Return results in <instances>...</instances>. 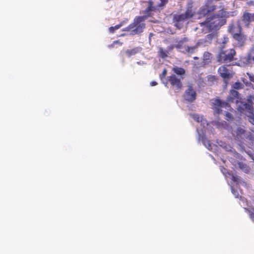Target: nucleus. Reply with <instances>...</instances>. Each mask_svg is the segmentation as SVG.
<instances>
[{"label": "nucleus", "instance_id": "30", "mask_svg": "<svg viewBox=\"0 0 254 254\" xmlns=\"http://www.w3.org/2000/svg\"><path fill=\"white\" fill-rule=\"evenodd\" d=\"M232 193L235 195V197H238L239 195L237 190H235L233 186H231Z\"/></svg>", "mask_w": 254, "mask_h": 254}, {"label": "nucleus", "instance_id": "21", "mask_svg": "<svg viewBox=\"0 0 254 254\" xmlns=\"http://www.w3.org/2000/svg\"><path fill=\"white\" fill-rule=\"evenodd\" d=\"M140 51V49L138 47H137V48L132 49L131 50H127L126 51V53L128 55V57H130V56L134 55L135 54L139 52Z\"/></svg>", "mask_w": 254, "mask_h": 254}, {"label": "nucleus", "instance_id": "36", "mask_svg": "<svg viewBox=\"0 0 254 254\" xmlns=\"http://www.w3.org/2000/svg\"><path fill=\"white\" fill-rule=\"evenodd\" d=\"M119 44L120 45H122V43H120L119 41L117 40V41H115L113 42V43L112 45H109V47H113V46H114L115 45V44Z\"/></svg>", "mask_w": 254, "mask_h": 254}, {"label": "nucleus", "instance_id": "37", "mask_svg": "<svg viewBox=\"0 0 254 254\" xmlns=\"http://www.w3.org/2000/svg\"><path fill=\"white\" fill-rule=\"evenodd\" d=\"M220 124L223 127H225L226 124L225 122H222L221 123L218 122L216 125L218 126L219 127L221 128V127L220 126Z\"/></svg>", "mask_w": 254, "mask_h": 254}, {"label": "nucleus", "instance_id": "43", "mask_svg": "<svg viewBox=\"0 0 254 254\" xmlns=\"http://www.w3.org/2000/svg\"><path fill=\"white\" fill-rule=\"evenodd\" d=\"M213 78H214V76H210L209 77V78H208V79H213Z\"/></svg>", "mask_w": 254, "mask_h": 254}, {"label": "nucleus", "instance_id": "6", "mask_svg": "<svg viewBox=\"0 0 254 254\" xmlns=\"http://www.w3.org/2000/svg\"><path fill=\"white\" fill-rule=\"evenodd\" d=\"M254 100V96L250 95L248 96L247 102L236 100L237 109L241 113L247 112L248 113L250 111H253V100Z\"/></svg>", "mask_w": 254, "mask_h": 254}, {"label": "nucleus", "instance_id": "45", "mask_svg": "<svg viewBox=\"0 0 254 254\" xmlns=\"http://www.w3.org/2000/svg\"><path fill=\"white\" fill-rule=\"evenodd\" d=\"M253 88L254 89V84L252 85Z\"/></svg>", "mask_w": 254, "mask_h": 254}, {"label": "nucleus", "instance_id": "26", "mask_svg": "<svg viewBox=\"0 0 254 254\" xmlns=\"http://www.w3.org/2000/svg\"><path fill=\"white\" fill-rule=\"evenodd\" d=\"M210 58H211V54H210L209 53L207 52H204V53L203 54V60L204 61H206V62H207V61L210 60Z\"/></svg>", "mask_w": 254, "mask_h": 254}, {"label": "nucleus", "instance_id": "18", "mask_svg": "<svg viewBox=\"0 0 254 254\" xmlns=\"http://www.w3.org/2000/svg\"><path fill=\"white\" fill-rule=\"evenodd\" d=\"M250 16L251 14L250 13L245 12L243 14L242 22L246 27H248L249 25L250 22L252 21Z\"/></svg>", "mask_w": 254, "mask_h": 254}, {"label": "nucleus", "instance_id": "41", "mask_svg": "<svg viewBox=\"0 0 254 254\" xmlns=\"http://www.w3.org/2000/svg\"><path fill=\"white\" fill-rule=\"evenodd\" d=\"M238 26V28L239 29V32H240L241 31V27L240 26V24H239Z\"/></svg>", "mask_w": 254, "mask_h": 254}, {"label": "nucleus", "instance_id": "11", "mask_svg": "<svg viewBox=\"0 0 254 254\" xmlns=\"http://www.w3.org/2000/svg\"><path fill=\"white\" fill-rule=\"evenodd\" d=\"M218 143L219 145L224 148L226 151L230 152V154L228 157H232L233 158H236V159L240 158L239 154L237 153L229 144H227L226 143L221 141L218 142Z\"/></svg>", "mask_w": 254, "mask_h": 254}, {"label": "nucleus", "instance_id": "24", "mask_svg": "<svg viewBox=\"0 0 254 254\" xmlns=\"http://www.w3.org/2000/svg\"><path fill=\"white\" fill-rule=\"evenodd\" d=\"M245 138L249 139L251 141V142L252 143V144L254 145V136L252 133H249V134L246 133V136H245Z\"/></svg>", "mask_w": 254, "mask_h": 254}, {"label": "nucleus", "instance_id": "1", "mask_svg": "<svg viewBox=\"0 0 254 254\" xmlns=\"http://www.w3.org/2000/svg\"><path fill=\"white\" fill-rule=\"evenodd\" d=\"M235 13L234 11L229 12L222 9L217 14L210 16L204 22L200 23V27H196L195 30L200 29L204 33L208 32H212V33L208 34L205 39L200 40L197 43V45L202 44L203 41L205 42L204 46H207L210 44V41L215 36L213 33L226 23V18L234 16Z\"/></svg>", "mask_w": 254, "mask_h": 254}, {"label": "nucleus", "instance_id": "9", "mask_svg": "<svg viewBox=\"0 0 254 254\" xmlns=\"http://www.w3.org/2000/svg\"><path fill=\"white\" fill-rule=\"evenodd\" d=\"M212 109L215 114H219L221 113V109L225 108L229 110L230 106L226 102H222L219 99H216L212 100Z\"/></svg>", "mask_w": 254, "mask_h": 254}, {"label": "nucleus", "instance_id": "2", "mask_svg": "<svg viewBox=\"0 0 254 254\" xmlns=\"http://www.w3.org/2000/svg\"><path fill=\"white\" fill-rule=\"evenodd\" d=\"M190 116L197 122L200 123L201 125L203 127L202 129H197L198 135V141H202L203 145L209 150L214 152L217 151L218 146L215 144H211L210 141L205 138L204 134V132H206V129H209V128H210V126L208 124L206 120L204 119L202 116H200L198 114H190Z\"/></svg>", "mask_w": 254, "mask_h": 254}, {"label": "nucleus", "instance_id": "8", "mask_svg": "<svg viewBox=\"0 0 254 254\" xmlns=\"http://www.w3.org/2000/svg\"><path fill=\"white\" fill-rule=\"evenodd\" d=\"M157 4L153 5V3L152 1H149L148 3V6L146 9V12L148 15L150 14V12L152 11L159 10L162 9L164 6L168 2V0H158Z\"/></svg>", "mask_w": 254, "mask_h": 254}, {"label": "nucleus", "instance_id": "12", "mask_svg": "<svg viewBox=\"0 0 254 254\" xmlns=\"http://www.w3.org/2000/svg\"><path fill=\"white\" fill-rule=\"evenodd\" d=\"M228 158L231 163L236 168H239L242 171L246 173H248L250 171V168L247 165L243 162H240L238 161H235V159L232 157L228 156Z\"/></svg>", "mask_w": 254, "mask_h": 254}, {"label": "nucleus", "instance_id": "35", "mask_svg": "<svg viewBox=\"0 0 254 254\" xmlns=\"http://www.w3.org/2000/svg\"><path fill=\"white\" fill-rule=\"evenodd\" d=\"M240 200H241V202H240V204L241 205H242L243 204V205H245L244 204L246 202V199L244 197L241 196Z\"/></svg>", "mask_w": 254, "mask_h": 254}, {"label": "nucleus", "instance_id": "39", "mask_svg": "<svg viewBox=\"0 0 254 254\" xmlns=\"http://www.w3.org/2000/svg\"><path fill=\"white\" fill-rule=\"evenodd\" d=\"M157 84V83L156 82V81H152L151 83H150V85L151 86H155Z\"/></svg>", "mask_w": 254, "mask_h": 254}, {"label": "nucleus", "instance_id": "34", "mask_svg": "<svg viewBox=\"0 0 254 254\" xmlns=\"http://www.w3.org/2000/svg\"><path fill=\"white\" fill-rule=\"evenodd\" d=\"M232 119V116L231 114L227 112L226 113V119L227 120H231Z\"/></svg>", "mask_w": 254, "mask_h": 254}, {"label": "nucleus", "instance_id": "29", "mask_svg": "<svg viewBox=\"0 0 254 254\" xmlns=\"http://www.w3.org/2000/svg\"><path fill=\"white\" fill-rule=\"evenodd\" d=\"M245 210L246 211H248L249 212V215L251 217V218L254 221V210H248L247 209H246V208H244Z\"/></svg>", "mask_w": 254, "mask_h": 254}, {"label": "nucleus", "instance_id": "25", "mask_svg": "<svg viewBox=\"0 0 254 254\" xmlns=\"http://www.w3.org/2000/svg\"><path fill=\"white\" fill-rule=\"evenodd\" d=\"M233 87L234 89H239L243 88V84L240 82H237L233 84Z\"/></svg>", "mask_w": 254, "mask_h": 254}, {"label": "nucleus", "instance_id": "40", "mask_svg": "<svg viewBox=\"0 0 254 254\" xmlns=\"http://www.w3.org/2000/svg\"><path fill=\"white\" fill-rule=\"evenodd\" d=\"M251 14V18L252 21H254V13H250Z\"/></svg>", "mask_w": 254, "mask_h": 254}, {"label": "nucleus", "instance_id": "33", "mask_svg": "<svg viewBox=\"0 0 254 254\" xmlns=\"http://www.w3.org/2000/svg\"><path fill=\"white\" fill-rule=\"evenodd\" d=\"M167 74V69H164L162 73V74L160 75V77L161 80L163 81V78H164Z\"/></svg>", "mask_w": 254, "mask_h": 254}, {"label": "nucleus", "instance_id": "7", "mask_svg": "<svg viewBox=\"0 0 254 254\" xmlns=\"http://www.w3.org/2000/svg\"><path fill=\"white\" fill-rule=\"evenodd\" d=\"M235 26L232 24L230 25L229 30L233 35V37L236 41V45L238 47H241L245 44L246 37L241 34L235 33Z\"/></svg>", "mask_w": 254, "mask_h": 254}, {"label": "nucleus", "instance_id": "3", "mask_svg": "<svg viewBox=\"0 0 254 254\" xmlns=\"http://www.w3.org/2000/svg\"><path fill=\"white\" fill-rule=\"evenodd\" d=\"M196 14L192 9V6L191 3L188 4L186 12L184 13L176 14L173 16V22L175 26L178 29L182 28L185 22L191 17H196Z\"/></svg>", "mask_w": 254, "mask_h": 254}, {"label": "nucleus", "instance_id": "16", "mask_svg": "<svg viewBox=\"0 0 254 254\" xmlns=\"http://www.w3.org/2000/svg\"><path fill=\"white\" fill-rule=\"evenodd\" d=\"M229 175L231 176V179L234 183H235L237 185L243 186L246 187L247 183L243 180L240 177L236 175L230 174L228 173Z\"/></svg>", "mask_w": 254, "mask_h": 254}, {"label": "nucleus", "instance_id": "22", "mask_svg": "<svg viewBox=\"0 0 254 254\" xmlns=\"http://www.w3.org/2000/svg\"><path fill=\"white\" fill-rule=\"evenodd\" d=\"M247 117L249 122L254 125V113L253 112V110L250 111L248 113Z\"/></svg>", "mask_w": 254, "mask_h": 254}, {"label": "nucleus", "instance_id": "27", "mask_svg": "<svg viewBox=\"0 0 254 254\" xmlns=\"http://www.w3.org/2000/svg\"><path fill=\"white\" fill-rule=\"evenodd\" d=\"M231 95L232 96H233L234 97H236L237 98V100H238V99H240L239 93L238 91H237L236 90H232L231 91Z\"/></svg>", "mask_w": 254, "mask_h": 254}, {"label": "nucleus", "instance_id": "5", "mask_svg": "<svg viewBox=\"0 0 254 254\" xmlns=\"http://www.w3.org/2000/svg\"><path fill=\"white\" fill-rule=\"evenodd\" d=\"M236 54L235 51L233 49L224 50V47H221L217 56V61L220 63H228L234 60Z\"/></svg>", "mask_w": 254, "mask_h": 254}, {"label": "nucleus", "instance_id": "32", "mask_svg": "<svg viewBox=\"0 0 254 254\" xmlns=\"http://www.w3.org/2000/svg\"><path fill=\"white\" fill-rule=\"evenodd\" d=\"M247 75L250 80L252 82H254V75L252 73H247Z\"/></svg>", "mask_w": 254, "mask_h": 254}, {"label": "nucleus", "instance_id": "19", "mask_svg": "<svg viewBox=\"0 0 254 254\" xmlns=\"http://www.w3.org/2000/svg\"><path fill=\"white\" fill-rule=\"evenodd\" d=\"M172 70L178 75H183L185 73V70L182 67L175 66L173 68Z\"/></svg>", "mask_w": 254, "mask_h": 254}, {"label": "nucleus", "instance_id": "44", "mask_svg": "<svg viewBox=\"0 0 254 254\" xmlns=\"http://www.w3.org/2000/svg\"><path fill=\"white\" fill-rule=\"evenodd\" d=\"M163 82L165 84V86H167V83H168V82H166V83H165V82H164L163 81Z\"/></svg>", "mask_w": 254, "mask_h": 254}, {"label": "nucleus", "instance_id": "38", "mask_svg": "<svg viewBox=\"0 0 254 254\" xmlns=\"http://www.w3.org/2000/svg\"><path fill=\"white\" fill-rule=\"evenodd\" d=\"M220 170H221V171L222 172V173L225 176H226V174L228 173L227 170L226 169H225V168H223V167L221 168Z\"/></svg>", "mask_w": 254, "mask_h": 254}, {"label": "nucleus", "instance_id": "42", "mask_svg": "<svg viewBox=\"0 0 254 254\" xmlns=\"http://www.w3.org/2000/svg\"><path fill=\"white\" fill-rule=\"evenodd\" d=\"M228 41V38H224V41L223 42V43H225L226 42H227Z\"/></svg>", "mask_w": 254, "mask_h": 254}, {"label": "nucleus", "instance_id": "4", "mask_svg": "<svg viewBox=\"0 0 254 254\" xmlns=\"http://www.w3.org/2000/svg\"><path fill=\"white\" fill-rule=\"evenodd\" d=\"M147 16H140L136 17L133 22L127 27L124 31H128L131 30L132 35L138 34L143 31L145 27L144 21L147 19Z\"/></svg>", "mask_w": 254, "mask_h": 254}, {"label": "nucleus", "instance_id": "14", "mask_svg": "<svg viewBox=\"0 0 254 254\" xmlns=\"http://www.w3.org/2000/svg\"><path fill=\"white\" fill-rule=\"evenodd\" d=\"M220 76L225 79H228L232 77V71L230 66L227 68L225 65L220 66L218 69Z\"/></svg>", "mask_w": 254, "mask_h": 254}, {"label": "nucleus", "instance_id": "31", "mask_svg": "<svg viewBox=\"0 0 254 254\" xmlns=\"http://www.w3.org/2000/svg\"><path fill=\"white\" fill-rule=\"evenodd\" d=\"M197 45L192 47H187V51L190 53H193L194 52L195 49L196 48Z\"/></svg>", "mask_w": 254, "mask_h": 254}, {"label": "nucleus", "instance_id": "15", "mask_svg": "<svg viewBox=\"0 0 254 254\" xmlns=\"http://www.w3.org/2000/svg\"><path fill=\"white\" fill-rule=\"evenodd\" d=\"M168 80L170 84L174 86L176 89L179 90L182 87L181 79L178 78L175 74H172L168 77Z\"/></svg>", "mask_w": 254, "mask_h": 254}, {"label": "nucleus", "instance_id": "10", "mask_svg": "<svg viewBox=\"0 0 254 254\" xmlns=\"http://www.w3.org/2000/svg\"><path fill=\"white\" fill-rule=\"evenodd\" d=\"M231 133L233 136L236 138V139L238 140L240 142H242V140L245 138L246 133L245 130L239 127H231Z\"/></svg>", "mask_w": 254, "mask_h": 254}, {"label": "nucleus", "instance_id": "23", "mask_svg": "<svg viewBox=\"0 0 254 254\" xmlns=\"http://www.w3.org/2000/svg\"><path fill=\"white\" fill-rule=\"evenodd\" d=\"M123 25V23L121 22L119 24H118L115 26H112L109 28V31L110 33H114V31L117 29H119Z\"/></svg>", "mask_w": 254, "mask_h": 254}, {"label": "nucleus", "instance_id": "17", "mask_svg": "<svg viewBox=\"0 0 254 254\" xmlns=\"http://www.w3.org/2000/svg\"><path fill=\"white\" fill-rule=\"evenodd\" d=\"M229 175L231 176V179L234 183H235L237 185L243 186L246 187L247 183L243 180L240 177L236 175L230 174L228 173Z\"/></svg>", "mask_w": 254, "mask_h": 254}, {"label": "nucleus", "instance_id": "13", "mask_svg": "<svg viewBox=\"0 0 254 254\" xmlns=\"http://www.w3.org/2000/svg\"><path fill=\"white\" fill-rule=\"evenodd\" d=\"M196 92L190 86L188 87L184 94V98L188 102H191L196 99Z\"/></svg>", "mask_w": 254, "mask_h": 254}, {"label": "nucleus", "instance_id": "20", "mask_svg": "<svg viewBox=\"0 0 254 254\" xmlns=\"http://www.w3.org/2000/svg\"><path fill=\"white\" fill-rule=\"evenodd\" d=\"M158 54L159 56L162 58L165 59L168 57V55L169 54V52L167 50L162 48H160L158 51Z\"/></svg>", "mask_w": 254, "mask_h": 254}, {"label": "nucleus", "instance_id": "28", "mask_svg": "<svg viewBox=\"0 0 254 254\" xmlns=\"http://www.w3.org/2000/svg\"><path fill=\"white\" fill-rule=\"evenodd\" d=\"M252 61H253L254 62V57L253 58H252V57L250 55H249L245 59V61H244V62L247 64H249L251 63Z\"/></svg>", "mask_w": 254, "mask_h": 254}]
</instances>
